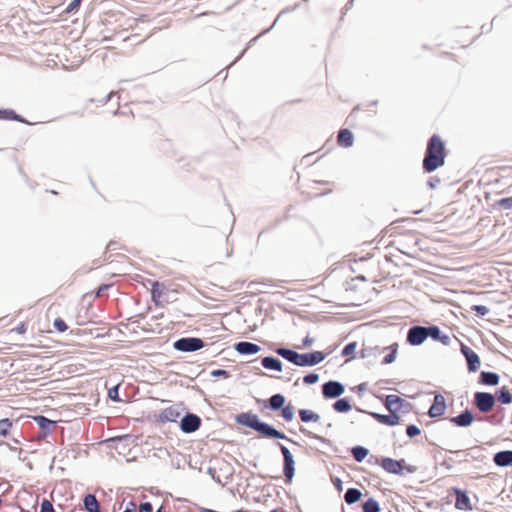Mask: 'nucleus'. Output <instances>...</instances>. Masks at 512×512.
<instances>
[{"instance_id": "nucleus-41", "label": "nucleus", "mask_w": 512, "mask_h": 512, "mask_svg": "<svg viewBox=\"0 0 512 512\" xmlns=\"http://www.w3.org/2000/svg\"><path fill=\"white\" fill-rule=\"evenodd\" d=\"M420 433H421V430L415 424H410L406 427V434L410 438L418 436Z\"/></svg>"}, {"instance_id": "nucleus-47", "label": "nucleus", "mask_w": 512, "mask_h": 512, "mask_svg": "<svg viewBox=\"0 0 512 512\" xmlns=\"http://www.w3.org/2000/svg\"><path fill=\"white\" fill-rule=\"evenodd\" d=\"M282 13H283V11H282L278 16H277V18L274 20L273 24H272L269 28L265 29V30H264V31H262L258 36H256V37H254L253 39H251V40L249 41V46H251L252 44H254L260 36H262V35H264L265 33L269 32V31H270V30H271V29L276 25V23H277V21H278V19H279V17L281 16V14H282Z\"/></svg>"}, {"instance_id": "nucleus-33", "label": "nucleus", "mask_w": 512, "mask_h": 512, "mask_svg": "<svg viewBox=\"0 0 512 512\" xmlns=\"http://www.w3.org/2000/svg\"><path fill=\"white\" fill-rule=\"evenodd\" d=\"M369 450L364 446H355L351 449V454L356 462H362L368 455Z\"/></svg>"}, {"instance_id": "nucleus-45", "label": "nucleus", "mask_w": 512, "mask_h": 512, "mask_svg": "<svg viewBox=\"0 0 512 512\" xmlns=\"http://www.w3.org/2000/svg\"><path fill=\"white\" fill-rule=\"evenodd\" d=\"M118 390H119V385H115L108 390V397L114 402H118L120 400Z\"/></svg>"}, {"instance_id": "nucleus-54", "label": "nucleus", "mask_w": 512, "mask_h": 512, "mask_svg": "<svg viewBox=\"0 0 512 512\" xmlns=\"http://www.w3.org/2000/svg\"><path fill=\"white\" fill-rule=\"evenodd\" d=\"M207 473H208L209 475H211V477L213 478V480H215L217 483H220V484H221L220 478L215 476L216 471H215V469H214V468H211V467H210V468H208Z\"/></svg>"}, {"instance_id": "nucleus-8", "label": "nucleus", "mask_w": 512, "mask_h": 512, "mask_svg": "<svg viewBox=\"0 0 512 512\" xmlns=\"http://www.w3.org/2000/svg\"><path fill=\"white\" fill-rule=\"evenodd\" d=\"M427 339L425 326L414 325L407 331L406 341L411 346H419Z\"/></svg>"}, {"instance_id": "nucleus-35", "label": "nucleus", "mask_w": 512, "mask_h": 512, "mask_svg": "<svg viewBox=\"0 0 512 512\" xmlns=\"http://www.w3.org/2000/svg\"><path fill=\"white\" fill-rule=\"evenodd\" d=\"M12 427V421L9 418H3L0 420V436L6 437Z\"/></svg>"}, {"instance_id": "nucleus-7", "label": "nucleus", "mask_w": 512, "mask_h": 512, "mask_svg": "<svg viewBox=\"0 0 512 512\" xmlns=\"http://www.w3.org/2000/svg\"><path fill=\"white\" fill-rule=\"evenodd\" d=\"M345 392V386L336 380H329L322 385V395L325 399H335Z\"/></svg>"}, {"instance_id": "nucleus-46", "label": "nucleus", "mask_w": 512, "mask_h": 512, "mask_svg": "<svg viewBox=\"0 0 512 512\" xmlns=\"http://www.w3.org/2000/svg\"><path fill=\"white\" fill-rule=\"evenodd\" d=\"M152 300L158 304V299L161 297V291L158 289V282L153 283V287L151 290Z\"/></svg>"}, {"instance_id": "nucleus-37", "label": "nucleus", "mask_w": 512, "mask_h": 512, "mask_svg": "<svg viewBox=\"0 0 512 512\" xmlns=\"http://www.w3.org/2000/svg\"><path fill=\"white\" fill-rule=\"evenodd\" d=\"M281 415L284 418V420L288 422L292 421L294 418V407L291 404L284 406L282 408Z\"/></svg>"}, {"instance_id": "nucleus-13", "label": "nucleus", "mask_w": 512, "mask_h": 512, "mask_svg": "<svg viewBox=\"0 0 512 512\" xmlns=\"http://www.w3.org/2000/svg\"><path fill=\"white\" fill-rule=\"evenodd\" d=\"M446 400L443 395L436 394L433 399V403L428 410V415L431 418H437L442 416L446 410Z\"/></svg>"}, {"instance_id": "nucleus-59", "label": "nucleus", "mask_w": 512, "mask_h": 512, "mask_svg": "<svg viewBox=\"0 0 512 512\" xmlns=\"http://www.w3.org/2000/svg\"><path fill=\"white\" fill-rule=\"evenodd\" d=\"M18 333H24L26 328L24 324H21L19 327L16 328Z\"/></svg>"}, {"instance_id": "nucleus-42", "label": "nucleus", "mask_w": 512, "mask_h": 512, "mask_svg": "<svg viewBox=\"0 0 512 512\" xmlns=\"http://www.w3.org/2000/svg\"><path fill=\"white\" fill-rule=\"evenodd\" d=\"M54 328L59 332H65L68 329L67 324L61 318H56L53 323Z\"/></svg>"}, {"instance_id": "nucleus-9", "label": "nucleus", "mask_w": 512, "mask_h": 512, "mask_svg": "<svg viewBox=\"0 0 512 512\" xmlns=\"http://www.w3.org/2000/svg\"><path fill=\"white\" fill-rule=\"evenodd\" d=\"M201 426V418L192 413L184 415L180 421V429L182 432L190 434L197 431Z\"/></svg>"}, {"instance_id": "nucleus-21", "label": "nucleus", "mask_w": 512, "mask_h": 512, "mask_svg": "<svg viewBox=\"0 0 512 512\" xmlns=\"http://www.w3.org/2000/svg\"><path fill=\"white\" fill-rule=\"evenodd\" d=\"M479 381L483 385L496 386L499 384L500 377L495 372L482 371L479 376Z\"/></svg>"}, {"instance_id": "nucleus-19", "label": "nucleus", "mask_w": 512, "mask_h": 512, "mask_svg": "<svg viewBox=\"0 0 512 512\" xmlns=\"http://www.w3.org/2000/svg\"><path fill=\"white\" fill-rule=\"evenodd\" d=\"M493 462L498 467L512 466V450H502L494 454Z\"/></svg>"}, {"instance_id": "nucleus-48", "label": "nucleus", "mask_w": 512, "mask_h": 512, "mask_svg": "<svg viewBox=\"0 0 512 512\" xmlns=\"http://www.w3.org/2000/svg\"><path fill=\"white\" fill-rule=\"evenodd\" d=\"M210 375L212 377H224V378H228L230 376V373L229 371L225 370V369H215V370H212L210 372Z\"/></svg>"}, {"instance_id": "nucleus-22", "label": "nucleus", "mask_w": 512, "mask_h": 512, "mask_svg": "<svg viewBox=\"0 0 512 512\" xmlns=\"http://www.w3.org/2000/svg\"><path fill=\"white\" fill-rule=\"evenodd\" d=\"M83 507L87 512H101L100 504L94 494H86L84 496Z\"/></svg>"}, {"instance_id": "nucleus-36", "label": "nucleus", "mask_w": 512, "mask_h": 512, "mask_svg": "<svg viewBox=\"0 0 512 512\" xmlns=\"http://www.w3.org/2000/svg\"><path fill=\"white\" fill-rule=\"evenodd\" d=\"M300 431L311 439H315V440H317L323 444H326V445L330 444V441L327 438L320 436L312 431H308L303 427L300 428Z\"/></svg>"}, {"instance_id": "nucleus-10", "label": "nucleus", "mask_w": 512, "mask_h": 512, "mask_svg": "<svg viewBox=\"0 0 512 512\" xmlns=\"http://www.w3.org/2000/svg\"><path fill=\"white\" fill-rule=\"evenodd\" d=\"M461 353L466 359L468 371L476 372L480 368L479 356L470 347L464 344L461 345Z\"/></svg>"}, {"instance_id": "nucleus-51", "label": "nucleus", "mask_w": 512, "mask_h": 512, "mask_svg": "<svg viewBox=\"0 0 512 512\" xmlns=\"http://www.w3.org/2000/svg\"><path fill=\"white\" fill-rule=\"evenodd\" d=\"M153 506L150 502H143L139 506V512H152Z\"/></svg>"}, {"instance_id": "nucleus-29", "label": "nucleus", "mask_w": 512, "mask_h": 512, "mask_svg": "<svg viewBox=\"0 0 512 512\" xmlns=\"http://www.w3.org/2000/svg\"><path fill=\"white\" fill-rule=\"evenodd\" d=\"M495 397L497 398V400L501 403V404H510L512 403V393L510 392V390L503 386L501 388H499L496 393H495Z\"/></svg>"}, {"instance_id": "nucleus-25", "label": "nucleus", "mask_w": 512, "mask_h": 512, "mask_svg": "<svg viewBox=\"0 0 512 512\" xmlns=\"http://www.w3.org/2000/svg\"><path fill=\"white\" fill-rule=\"evenodd\" d=\"M33 420L43 430L44 435H47L50 432L51 426L56 425V421H53L43 415H35L33 416Z\"/></svg>"}, {"instance_id": "nucleus-31", "label": "nucleus", "mask_w": 512, "mask_h": 512, "mask_svg": "<svg viewBox=\"0 0 512 512\" xmlns=\"http://www.w3.org/2000/svg\"><path fill=\"white\" fill-rule=\"evenodd\" d=\"M351 407L352 406L348 398H339L332 405L334 411L338 413H347L348 411L351 410Z\"/></svg>"}, {"instance_id": "nucleus-20", "label": "nucleus", "mask_w": 512, "mask_h": 512, "mask_svg": "<svg viewBox=\"0 0 512 512\" xmlns=\"http://www.w3.org/2000/svg\"><path fill=\"white\" fill-rule=\"evenodd\" d=\"M261 365L267 370H273L277 372H281L283 370L282 362L273 356L263 357L261 360Z\"/></svg>"}, {"instance_id": "nucleus-27", "label": "nucleus", "mask_w": 512, "mask_h": 512, "mask_svg": "<svg viewBox=\"0 0 512 512\" xmlns=\"http://www.w3.org/2000/svg\"><path fill=\"white\" fill-rule=\"evenodd\" d=\"M298 413L300 420L304 423L319 422L320 420V415L309 409H300Z\"/></svg>"}, {"instance_id": "nucleus-6", "label": "nucleus", "mask_w": 512, "mask_h": 512, "mask_svg": "<svg viewBox=\"0 0 512 512\" xmlns=\"http://www.w3.org/2000/svg\"><path fill=\"white\" fill-rule=\"evenodd\" d=\"M495 396L489 392H476L474 394V404L482 413L490 412L495 406Z\"/></svg>"}, {"instance_id": "nucleus-58", "label": "nucleus", "mask_w": 512, "mask_h": 512, "mask_svg": "<svg viewBox=\"0 0 512 512\" xmlns=\"http://www.w3.org/2000/svg\"><path fill=\"white\" fill-rule=\"evenodd\" d=\"M108 288V285H102L98 291H97V296H100L102 292H104V290H106Z\"/></svg>"}, {"instance_id": "nucleus-61", "label": "nucleus", "mask_w": 512, "mask_h": 512, "mask_svg": "<svg viewBox=\"0 0 512 512\" xmlns=\"http://www.w3.org/2000/svg\"><path fill=\"white\" fill-rule=\"evenodd\" d=\"M126 507H129V508H132V511H135V508H136V504L132 501H130Z\"/></svg>"}, {"instance_id": "nucleus-1", "label": "nucleus", "mask_w": 512, "mask_h": 512, "mask_svg": "<svg viewBox=\"0 0 512 512\" xmlns=\"http://www.w3.org/2000/svg\"><path fill=\"white\" fill-rule=\"evenodd\" d=\"M235 421L239 425L245 426L258 432L264 438L287 440L295 443L293 440L289 439L283 432L277 430L272 425L261 421L258 415L253 414L251 412H243L237 414L235 417Z\"/></svg>"}, {"instance_id": "nucleus-28", "label": "nucleus", "mask_w": 512, "mask_h": 512, "mask_svg": "<svg viewBox=\"0 0 512 512\" xmlns=\"http://www.w3.org/2000/svg\"><path fill=\"white\" fill-rule=\"evenodd\" d=\"M284 404L285 397L280 393H276L269 398V408L272 411H278L282 409L284 407Z\"/></svg>"}, {"instance_id": "nucleus-56", "label": "nucleus", "mask_w": 512, "mask_h": 512, "mask_svg": "<svg viewBox=\"0 0 512 512\" xmlns=\"http://www.w3.org/2000/svg\"><path fill=\"white\" fill-rule=\"evenodd\" d=\"M366 387H367V384L366 383H361L359 384L358 386L355 387V389L358 391V392H362L364 390H366Z\"/></svg>"}, {"instance_id": "nucleus-2", "label": "nucleus", "mask_w": 512, "mask_h": 512, "mask_svg": "<svg viewBox=\"0 0 512 512\" xmlns=\"http://www.w3.org/2000/svg\"><path fill=\"white\" fill-rule=\"evenodd\" d=\"M445 145L441 137L433 134L427 143L422 167L426 173H432L445 163Z\"/></svg>"}, {"instance_id": "nucleus-23", "label": "nucleus", "mask_w": 512, "mask_h": 512, "mask_svg": "<svg viewBox=\"0 0 512 512\" xmlns=\"http://www.w3.org/2000/svg\"><path fill=\"white\" fill-rule=\"evenodd\" d=\"M179 416H180L179 408L176 406H171V407L164 409L160 413L159 419L162 422H175Z\"/></svg>"}, {"instance_id": "nucleus-30", "label": "nucleus", "mask_w": 512, "mask_h": 512, "mask_svg": "<svg viewBox=\"0 0 512 512\" xmlns=\"http://www.w3.org/2000/svg\"><path fill=\"white\" fill-rule=\"evenodd\" d=\"M397 349H398V344L397 343H394L388 347H383V348H380V353L385 351V350H390V352L383 358L382 360V364H391L395 361L396 359V355H397Z\"/></svg>"}, {"instance_id": "nucleus-5", "label": "nucleus", "mask_w": 512, "mask_h": 512, "mask_svg": "<svg viewBox=\"0 0 512 512\" xmlns=\"http://www.w3.org/2000/svg\"><path fill=\"white\" fill-rule=\"evenodd\" d=\"M279 449L283 455V474L286 483H291L295 475V460L290 450L281 443H278Z\"/></svg>"}, {"instance_id": "nucleus-11", "label": "nucleus", "mask_w": 512, "mask_h": 512, "mask_svg": "<svg viewBox=\"0 0 512 512\" xmlns=\"http://www.w3.org/2000/svg\"><path fill=\"white\" fill-rule=\"evenodd\" d=\"M384 405L390 413H397L398 411H401L402 408L404 409L410 406V404L406 400L394 394L386 396Z\"/></svg>"}, {"instance_id": "nucleus-17", "label": "nucleus", "mask_w": 512, "mask_h": 512, "mask_svg": "<svg viewBox=\"0 0 512 512\" xmlns=\"http://www.w3.org/2000/svg\"><path fill=\"white\" fill-rule=\"evenodd\" d=\"M454 492L456 494L455 507L459 510L471 511L472 505L467 492L458 488H455Z\"/></svg>"}, {"instance_id": "nucleus-4", "label": "nucleus", "mask_w": 512, "mask_h": 512, "mask_svg": "<svg viewBox=\"0 0 512 512\" xmlns=\"http://www.w3.org/2000/svg\"><path fill=\"white\" fill-rule=\"evenodd\" d=\"M204 346V341L198 337H182L173 343L175 350L185 353L198 351Z\"/></svg>"}, {"instance_id": "nucleus-16", "label": "nucleus", "mask_w": 512, "mask_h": 512, "mask_svg": "<svg viewBox=\"0 0 512 512\" xmlns=\"http://www.w3.org/2000/svg\"><path fill=\"white\" fill-rule=\"evenodd\" d=\"M234 350L240 355H255L261 347L252 342L240 341L234 344Z\"/></svg>"}, {"instance_id": "nucleus-12", "label": "nucleus", "mask_w": 512, "mask_h": 512, "mask_svg": "<svg viewBox=\"0 0 512 512\" xmlns=\"http://www.w3.org/2000/svg\"><path fill=\"white\" fill-rule=\"evenodd\" d=\"M404 459L395 460L393 458L384 457L381 459V467L388 473L401 475L404 470Z\"/></svg>"}, {"instance_id": "nucleus-55", "label": "nucleus", "mask_w": 512, "mask_h": 512, "mask_svg": "<svg viewBox=\"0 0 512 512\" xmlns=\"http://www.w3.org/2000/svg\"><path fill=\"white\" fill-rule=\"evenodd\" d=\"M404 469L408 472V473H414L417 471V467L416 466H413V465H407V466H404Z\"/></svg>"}, {"instance_id": "nucleus-60", "label": "nucleus", "mask_w": 512, "mask_h": 512, "mask_svg": "<svg viewBox=\"0 0 512 512\" xmlns=\"http://www.w3.org/2000/svg\"><path fill=\"white\" fill-rule=\"evenodd\" d=\"M114 95L113 92L109 93L103 100V104H106L108 101H110V99L112 98V96Z\"/></svg>"}, {"instance_id": "nucleus-49", "label": "nucleus", "mask_w": 512, "mask_h": 512, "mask_svg": "<svg viewBox=\"0 0 512 512\" xmlns=\"http://www.w3.org/2000/svg\"><path fill=\"white\" fill-rule=\"evenodd\" d=\"M82 0H72L69 5L65 9V13H71L74 10L78 9L81 5Z\"/></svg>"}, {"instance_id": "nucleus-62", "label": "nucleus", "mask_w": 512, "mask_h": 512, "mask_svg": "<svg viewBox=\"0 0 512 512\" xmlns=\"http://www.w3.org/2000/svg\"><path fill=\"white\" fill-rule=\"evenodd\" d=\"M156 512H166V509L164 508V506H160Z\"/></svg>"}, {"instance_id": "nucleus-14", "label": "nucleus", "mask_w": 512, "mask_h": 512, "mask_svg": "<svg viewBox=\"0 0 512 512\" xmlns=\"http://www.w3.org/2000/svg\"><path fill=\"white\" fill-rule=\"evenodd\" d=\"M427 338H431L434 341H438L443 345H449L451 339L449 335L442 332V330L436 325L425 326Z\"/></svg>"}, {"instance_id": "nucleus-43", "label": "nucleus", "mask_w": 512, "mask_h": 512, "mask_svg": "<svg viewBox=\"0 0 512 512\" xmlns=\"http://www.w3.org/2000/svg\"><path fill=\"white\" fill-rule=\"evenodd\" d=\"M478 316H486L489 313V309L485 305H473L471 308Z\"/></svg>"}, {"instance_id": "nucleus-44", "label": "nucleus", "mask_w": 512, "mask_h": 512, "mask_svg": "<svg viewBox=\"0 0 512 512\" xmlns=\"http://www.w3.org/2000/svg\"><path fill=\"white\" fill-rule=\"evenodd\" d=\"M40 512H55V509L51 503V501L47 499H43L40 504Z\"/></svg>"}, {"instance_id": "nucleus-57", "label": "nucleus", "mask_w": 512, "mask_h": 512, "mask_svg": "<svg viewBox=\"0 0 512 512\" xmlns=\"http://www.w3.org/2000/svg\"><path fill=\"white\" fill-rule=\"evenodd\" d=\"M312 342H313V340L309 336L305 337L304 340H303V344L306 347L310 346L312 344Z\"/></svg>"}, {"instance_id": "nucleus-26", "label": "nucleus", "mask_w": 512, "mask_h": 512, "mask_svg": "<svg viewBox=\"0 0 512 512\" xmlns=\"http://www.w3.org/2000/svg\"><path fill=\"white\" fill-rule=\"evenodd\" d=\"M362 497V492L358 488H348L344 494V500L351 505L358 502Z\"/></svg>"}, {"instance_id": "nucleus-64", "label": "nucleus", "mask_w": 512, "mask_h": 512, "mask_svg": "<svg viewBox=\"0 0 512 512\" xmlns=\"http://www.w3.org/2000/svg\"><path fill=\"white\" fill-rule=\"evenodd\" d=\"M233 512H250V511H247V510H236V511H233Z\"/></svg>"}, {"instance_id": "nucleus-3", "label": "nucleus", "mask_w": 512, "mask_h": 512, "mask_svg": "<svg viewBox=\"0 0 512 512\" xmlns=\"http://www.w3.org/2000/svg\"><path fill=\"white\" fill-rule=\"evenodd\" d=\"M275 353L288 362L299 367H312L324 361L326 355L322 351H312L300 354L286 347H278Z\"/></svg>"}, {"instance_id": "nucleus-24", "label": "nucleus", "mask_w": 512, "mask_h": 512, "mask_svg": "<svg viewBox=\"0 0 512 512\" xmlns=\"http://www.w3.org/2000/svg\"><path fill=\"white\" fill-rule=\"evenodd\" d=\"M337 141L341 147H351L354 141L352 132L348 129H341L338 132Z\"/></svg>"}, {"instance_id": "nucleus-18", "label": "nucleus", "mask_w": 512, "mask_h": 512, "mask_svg": "<svg viewBox=\"0 0 512 512\" xmlns=\"http://www.w3.org/2000/svg\"><path fill=\"white\" fill-rule=\"evenodd\" d=\"M370 415L376 419L379 423L387 426H395L399 424L400 417L397 415V413L393 412L388 415L386 414H380L376 412H371Z\"/></svg>"}, {"instance_id": "nucleus-15", "label": "nucleus", "mask_w": 512, "mask_h": 512, "mask_svg": "<svg viewBox=\"0 0 512 512\" xmlns=\"http://www.w3.org/2000/svg\"><path fill=\"white\" fill-rule=\"evenodd\" d=\"M474 419L475 417L473 412L469 409H465L459 415L451 417L450 422L457 427L465 428L469 427L473 423Z\"/></svg>"}, {"instance_id": "nucleus-32", "label": "nucleus", "mask_w": 512, "mask_h": 512, "mask_svg": "<svg viewBox=\"0 0 512 512\" xmlns=\"http://www.w3.org/2000/svg\"><path fill=\"white\" fill-rule=\"evenodd\" d=\"M0 120H15L21 123H26L22 116L18 115L12 109H0Z\"/></svg>"}, {"instance_id": "nucleus-39", "label": "nucleus", "mask_w": 512, "mask_h": 512, "mask_svg": "<svg viewBox=\"0 0 512 512\" xmlns=\"http://www.w3.org/2000/svg\"><path fill=\"white\" fill-rule=\"evenodd\" d=\"M356 348H357V343L356 342H350V343H348L347 345L344 346L341 354H342V356L353 355L355 353Z\"/></svg>"}, {"instance_id": "nucleus-52", "label": "nucleus", "mask_w": 512, "mask_h": 512, "mask_svg": "<svg viewBox=\"0 0 512 512\" xmlns=\"http://www.w3.org/2000/svg\"><path fill=\"white\" fill-rule=\"evenodd\" d=\"M440 183V179L438 177H430L427 181V185L429 188L434 189Z\"/></svg>"}, {"instance_id": "nucleus-50", "label": "nucleus", "mask_w": 512, "mask_h": 512, "mask_svg": "<svg viewBox=\"0 0 512 512\" xmlns=\"http://www.w3.org/2000/svg\"><path fill=\"white\" fill-rule=\"evenodd\" d=\"M499 205L506 210H511L512 209V197L502 198L499 201Z\"/></svg>"}, {"instance_id": "nucleus-34", "label": "nucleus", "mask_w": 512, "mask_h": 512, "mask_svg": "<svg viewBox=\"0 0 512 512\" xmlns=\"http://www.w3.org/2000/svg\"><path fill=\"white\" fill-rule=\"evenodd\" d=\"M362 509H363V512H380V510H381L378 501L372 497L367 499L362 504Z\"/></svg>"}, {"instance_id": "nucleus-40", "label": "nucleus", "mask_w": 512, "mask_h": 512, "mask_svg": "<svg viewBox=\"0 0 512 512\" xmlns=\"http://www.w3.org/2000/svg\"><path fill=\"white\" fill-rule=\"evenodd\" d=\"M319 381V375L317 373L311 372L303 377V382L307 385L315 384Z\"/></svg>"}, {"instance_id": "nucleus-38", "label": "nucleus", "mask_w": 512, "mask_h": 512, "mask_svg": "<svg viewBox=\"0 0 512 512\" xmlns=\"http://www.w3.org/2000/svg\"><path fill=\"white\" fill-rule=\"evenodd\" d=\"M360 353H361L362 358H366L371 355H376L377 353H380V348L377 346L376 347H365V348L361 349Z\"/></svg>"}, {"instance_id": "nucleus-53", "label": "nucleus", "mask_w": 512, "mask_h": 512, "mask_svg": "<svg viewBox=\"0 0 512 512\" xmlns=\"http://www.w3.org/2000/svg\"><path fill=\"white\" fill-rule=\"evenodd\" d=\"M333 484H334L335 488H336L338 491H342V489H343V483H342V481H341V479H340V478H335V479L333 480Z\"/></svg>"}, {"instance_id": "nucleus-63", "label": "nucleus", "mask_w": 512, "mask_h": 512, "mask_svg": "<svg viewBox=\"0 0 512 512\" xmlns=\"http://www.w3.org/2000/svg\"><path fill=\"white\" fill-rule=\"evenodd\" d=\"M494 419H495V416H490L487 418V420L490 422V423H495L494 422Z\"/></svg>"}]
</instances>
